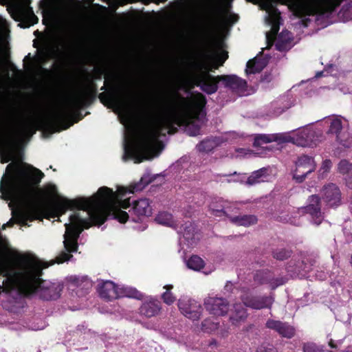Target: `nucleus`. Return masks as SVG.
I'll list each match as a JSON object with an SVG mask.
<instances>
[{
  "label": "nucleus",
  "mask_w": 352,
  "mask_h": 352,
  "mask_svg": "<svg viewBox=\"0 0 352 352\" xmlns=\"http://www.w3.org/2000/svg\"><path fill=\"white\" fill-rule=\"evenodd\" d=\"M256 352H278L277 349L272 344H262L257 349Z\"/></svg>",
  "instance_id": "nucleus-44"
},
{
  "label": "nucleus",
  "mask_w": 352,
  "mask_h": 352,
  "mask_svg": "<svg viewBox=\"0 0 352 352\" xmlns=\"http://www.w3.org/2000/svg\"><path fill=\"white\" fill-rule=\"evenodd\" d=\"M303 214L311 216L312 221L316 226H319L324 219V215L321 210V198L318 195H311L308 197L307 205L300 208Z\"/></svg>",
  "instance_id": "nucleus-8"
},
{
  "label": "nucleus",
  "mask_w": 352,
  "mask_h": 352,
  "mask_svg": "<svg viewBox=\"0 0 352 352\" xmlns=\"http://www.w3.org/2000/svg\"><path fill=\"white\" fill-rule=\"evenodd\" d=\"M220 203L223 204V205H229L230 204L228 201H224L223 199H219V200H217V201H213L210 204V206H209L210 211L213 212V211H214V209H219Z\"/></svg>",
  "instance_id": "nucleus-46"
},
{
  "label": "nucleus",
  "mask_w": 352,
  "mask_h": 352,
  "mask_svg": "<svg viewBox=\"0 0 352 352\" xmlns=\"http://www.w3.org/2000/svg\"><path fill=\"white\" fill-rule=\"evenodd\" d=\"M272 281L270 282V287L271 289L274 290L278 287L283 285L287 283V278L284 276H280L275 278L274 275H272Z\"/></svg>",
  "instance_id": "nucleus-41"
},
{
  "label": "nucleus",
  "mask_w": 352,
  "mask_h": 352,
  "mask_svg": "<svg viewBox=\"0 0 352 352\" xmlns=\"http://www.w3.org/2000/svg\"><path fill=\"white\" fill-rule=\"evenodd\" d=\"M302 264H305V267L302 268V270L305 272H309L311 270V265H307V264L305 263L304 261H302Z\"/></svg>",
  "instance_id": "nucleus-52"
},
{
  "label": "nucleus",
  "mask_w": 352,
  "mask_h": 352,
  "mask_svg": "<svg viewBox=\"0 0 352 352\" xmlns=\"http://www.w3.org/2000/svg\"><path fill=\"white\" fill-rule=\"evenodd\" d=\"M133 212L140 219L141 217H150L152 214V207L146 198L140 199L133 202Z\"/></svg>",
  "instance_id": "nucleus-19"
},
{
  "label": "nucleus",
  "mask_w": 352,
  "mask_h": 352,
  "mask_svg": "<svg viewBox=\"0 0 352 352\" xmlns=\"http://www.w3.org/2000/svg\"><path fill=\"white\" fill-rule=\"evenodd\" d=\"M292 142L298 146L314 147L316 145L315 132L309 129L298 131L292 138Z\"/></svg>",
  "instance_id": "nucleus-16"
},
{
  "label": "nucleus",
  "mask_w": 352,
  "mask_h": 352,
  "mask_svg": "<svg viewBox=\"0 0 352 352\" xmlns=\"http://www.w3.org/2000/svg\"><path fill=\"white\" fill-rule=\"evenodd\" d=\"M182 107L177 111L173 100L166 96L157 98L153 109L160 114L154 125L148 127L142 134L139 142H130L124 145L125 154L134 160L135 163H141L150 160L158 148H163V144L159 140L164 129L173 135L178 131L175 125L187 126L192 120H199L200 116H205L207 103L206 96L197 92L191 98L179 97Z\"/></svg>",
  "instance_id": "nucleus-2"
},
{
  "label": "nucleus",
  "mask_w": 352,
  "mask_h": 352,
  "mask_svg": "<svg viewBox=\"0 0 352 352\" xmlns=\"http://www.w3.org/2000/svg\"><path fill=\"white\" fill-rule=\"evenodd\" d=\"M13 224H14V223H13L12 220L10 219L7 223L3 225L2 229H5L6 226L11 227L13 226Z\"/></svg>",
  "instance_id": "nucleus-53"
},
{
  "label": "nucleus",
  "mask_w": 352,
  "mask_h": 352,
  "mask_svg": "<svg viewBox=\"0 0 352 352\" xmlns=\"http://www.w3.org/2000/svg\"><path fill=\"white\" fill-rule=\"evenodd\" d=\"M13 18L16 21L20 22L19 26L23 28H30L38 21V17L34 14L30 7L17 8L13 13Z\"/></svg>",
  "instance_id": "nucleus-15"
},
{
  "label": "nucleus",
  "mask_w": 352,
  "mask_h": 352,
  "mask_svg": "<svg viewBox=\"0 0 352 352\" xmlns=\"http://www.w3.org/2000/svg\"><path fill=\"white\" fill-rule=\"evenodd\" d=\"M173 288V286L172 285H166L165 286H164V289H166V291H169L170 292V290Z\"/></svg>",
  "instance_id": "nucleus-55"
},
{
  "label": "nucleus",
  "mask_w": 352,
  "mask_h": 352,
  "mask_svg": "<svg viewBox=\"0 0 352 352\" xmlns=\"http://www.w3.org/2000/svg\"><path fill=\"white\" fill-rule=\"evenodd\" d=\"M30 168L32 170L30 172L28 170L21 169L20 173L25 178L30 179L36 184L40 183L41 179L44 177L43 173L38 168L32 166H29Z\"/></svg>",
  "instance_id": "nucleus-26"
},
{
  "label": "nucleus",
  "mask_w": 352,
  "mask_h": 352,
  "mask_svg": "<svg viewBox=\"0 0 352 352\" xmlns=\"http://www.w3.org/2000/svg\"><path fill=\"white\" fill-rule=\"evenodd\" d=\"M36 124L31 121L23 122L19 129L15 132L14 137L5 140L0 136V148L5 144L14 143L16 140H21L25 137L32 136L36 131Z\"/></svg>",
  "instance_id": "nucleus-13"
},
{
  "label": "nucleus",
  "mask_w": 352,
  "mask_h": 352,
  "mask_svg": "<svg viewBox=\"0 0 352 352\" xmlns=\"http://www.w3.org/2000/svg\"><path fill=\"white\" fill-rule=\"evenodd\" d=\"M27 3H30L32 0H25Z\"/></svg>",
  "instance_id": "nucleus-60"
},
{
  "label": "nucleus",
  "mask_w": 352,
  "mask_h": 352,
  "mask_svg": "<svg viewBox=\"0 0 352 352\" xmlns=\"http://www.w3.org/2000/svg\"><path fill=\"white\" fill-rule=\"evenodd\" d=\"M290 39L283 40L281 36H278V38L275 44L276 49L279 52H285L290 48Z\"/></svg>",
  "instance_id": "nucleus-38"
},
{
  "label": "nucleus",
  "mask_w": 352,
  "mask_h": 352,
  "mask_svg": "<svg viewBox=\"0 0 352 352\" xmlns=\"http://www.w3.org/2000/svg\"><path fill=\"white\" fill-rule=\"evenodd\" d=\"M86 92L83 98L75 100L72 105L77 107L79 105H87L91 103L96 98L98 94L97 85L94 80H99L105 76L104 86L100 88L103 91L98 95L101 103L104 105L112 104L120 106L122 104V100L120 96V86L119 82L121 78L120 74L116 72H107L102 67H94L93 75L89 74L86 69Z\"/></svg>",
  "instance_id": "nucleus-3"
},
{
  "label": "nucleus",
  "mask_w": 352,
  "mask_h": 352,
  "mask_svg": "<svg viewBox=\"0 0 352 352\" xmlns=\"http://www.w3.org/2000/svg\"><path fill=\"white\" fill-rule=\"evenodd\" d=\"M257 217L252 214H244L230 217V221L239 226H249L257 223Z\"/></svg>",
  "instance_id": "nucleus-25"
},
{
  "label": "nucleus",
  "mask_w": 352,
  "mask_h": 352,
  "mask_svg": "<svg viewBox=\"0 0 352 352\" xmlns=\"http://www.w3.org/2000/svg\"><path fill=\"white\" fill-rule=\"evenodd\" d=\"M19 170V167L18 165L10 163L6 167V172L8 173L7 178L5 179L4 177L2 178L1 186H0V191L3 192L4 188H6L8 190H12L13 189V183H12V175L14 172Z\"/></svg>",
  "instance_id": "nucleus-22"
},
{
  "label": "nucleus",
  "mask_w": 352,
  "mask_h": 352,
  "mask_svg": "<svg viewBox=\"0 0 352 352\" xmlns=\"http://www.w3.org/2000/svg\"><path fill=\"white\" fill-rule=\"evenodd\" d=\"M352 170V164L346 160H342L338 164V170L340 173L345 175Z\"/></svg>",
  "instance_id": "nucleus-39"
},
{
  "label": "nucleus",
  "mask_w": 352,
  "mask_h": 352,
  "mask_svg": "<svg viewBox=\"0 0 352 352\" xmlns=\"http://www.w3.org/2000/svg\"><path fill=\"white\" fill-rule=\"evenodd\" d=\"M216 144L214 141L209 138H206L197 144V148L199 152L208 153L213 150Z\"/></svg>",
  "instance_id": "nucleus-33"
},
{
  "label": "nucleus",
  "mask_w": 352,
  "mask_h": 352,
  "mask_svg": "<svg viewBox=\"0 0 352 352\" xmlns=\"http://www.w3.org/2000/svg\"><path fill=\"white\" fill-rule=\"evenodd\" d=\"M280 140L278 134H258L254 139L253 146L254 147L261 146L263 144L277 142Z\"/></svg>",
  "instance_id": "nucleus-27"
},
{
  "label": "nucleus",
  "mask_w": 352,
  "mask_h": 352,
  "mask_svg": "<svg viewBox=\"0 0 352 352\" xmlns=\"http://www.w3.org/2000/svg\"><path fill=\"white\" fill-rule=\"evenodd\" d=\"M206 309L214 316H224L229 310V303L225 298L208 297L204 300Z\"/></svg>",
  "instance_id": "nucleus-12"
},
{
  "label": "nucleus",
  "mask_w": 352,
  "mask_h": 352,
  "mask_svg": "<svg viewBox=\"0 0 352 352\" xmlns=\"http://www.w3.org/2000/svg\"><path fill=\"white\" fill-rule=\"evenodd\" d=\"M265 65L263 61L256 58L249 60L246 64L245 73L247 76L250 74H254L260 73L263 68Z\"/></svg>",
  "instance_id": "nucleus-23"
},
{
  "label": "nucleus",
  "mask_w": 352,
  "mask_h": 352,
  "mask_svg": "<svg viewBox=\"0 0 352 352\" xmlns=\"http://www.w3.org/2000/svg\"><path fill=\"white\" fill-rule=\"evenodd\" d=\"M162 299L166 305H170L176 300V297L171 292L166 291L162 294Z\"/></svg>",
  "instance_id": "nucleus-43"
},
{
  "label": "nucleus",
  "mask_w": 352,
  "mask_h": 352,
  "mask_svg": "<svg viewBox=\"0 0 352 352\" xmlns=\"http://www.w3.org/2000/svg\"><path fill=\"white\" fill-rule=\"evenodd\" d=\"M293 252L289 248L283 245L277 246L272 250V255L274 258L278 261H285L291 257Z\"/></svg>",
  "instance_id": "nucleus-24"
},
{
  "label": "nucleus",
  "mask_w": 352,
  "mask_h": 352,
  "mask_svg": "<svg viewBox=\"0 0 352 352\" xmlns=\"http://www.w3.org/2000/svg\"><path fill=\"white\" fill-rule=\"evenodd\" d=\"M133 221L134 222H138V219H133Z\"/></svg>",
  "instance_id": "nucleus-62"
},
{
  "label": "nucleus",
  "mask_w": 352,
  "mask_h": 352,
  "mask_svg": "<svg viewBox=\"0 0 352 352\" xmlns=\"http://www.w3.org/2000/svg\"><path fill=\"white\" fill-rule=\"evenodd\" d=\"M162 309L161 302L155 298L145 300L140 307L141 315L146 318L157 316Z\"/></svg>",
  "instance_id": "nucleus-18"
},
{
  "label": "nucleus",
  "mask_w": 352,
  "mask_h": 352,
  "mask_svg": "<svg viewBox=\"0 0 352 352\" xmlns=\"http://www.w3.org/2000/svg\"><path fill=\"white\" fill-rule=\"evenodd\" d=\"M272 74L270 72H265L264 74H263L261 76V82H269L272 80Z\"/></svg>",
  "instance_id": "nucleus-47"
},
{
  "label": "nucleus",
  "mask_w": 352,
  "mask_h": 352,
  "mask_svg": "<svg viewBox=\"0 0 352 352\" xmlns=\"http://www.w3.org/2000/svg\"><path fill=\"white\" fill-rule=\"evenodd\" d=\"M241 300L244 306L258 310L270 309L274 301L272 296L255 295L249 289H243Z\"/></svg>",
  "instance_id": "nucleus-6"
},
{
  "label": "nucleus",
  "mask_w": 352,
  "mask_h": 352,
  "mask_svg": "<svg viewBox=\"0 0 352 352\" xmlns=\"http://www.w3.org/2000/svg\"><path fill=\"white\" fill-rule=\"evenodd\" d=\"M125 192L124 189L114 192L110 188L102 186L89 198H62L55 201L54 208L58 215L65 213L67 210L75 209L86 211L87 214V218H82L78 212L70 215V223L65 224L66 231L63 243L65 251H62L56 257V263H63L73 257L71 253L77 252L78 238L84 229H89L92 226H100L110 217L121 223L128 221V213L120 209H126L131 206L129 199H121Z\"/></svg>",
  "instance_id": "nucleus-1"
},
{
  "label": "nucleus",
  "mask_w": 352,
  "mask_h": 352,
  "mask_svg": "<svg viewBox=\"0 0 352 352\" xmlns=\"http://www.w3.org/2000/svg\"><path fill=\"white\" fill-rule=\"evenodd\" d=\"M167 0H160V1L162 2V3H164L166 2Z\"/></svg>",
  "instance_id": "nucleus-61"
},
{
  "label": "nucleus",
  "mask_w": 352,
  "mask_h": 352,
  "mask_svg": "<svg viewBox=\"0 0 352 352\" xmlns=\"http://www.w3.org/2000/svg\"><path fill=\"white\" fill-rule=\"evenodd\" d=\"M248 317V312L243 304L236 303L234 305V310L231 314L230 320L232 324L238 325L240 322H244Z\"/></svg>",
  "instance_id": "nucleus-21"
},
{
  "label": "nucleus",
  "mask_w": 352,
  "mask_h": 352,
  "mask_svg": "<svg viewBox=\"0 0 352 352\" xmlns=\"http://www.w3.org/2000/svg\"><path fill=\"white\" fill-rule=\"evenodd\" d=\"M204 265V260L197 255H192L187 261L188 267L195 271H199L203 269Z\"/></svg>",
  "instance_id": "nucleus-32"
},
{
  "label": "nucleus",
  "mask_w": 352,
  "mask_h": 352,
  "mask_svg": "<svg viewBox=\"0 0 352 352\" xmlns=\"http://www.w3.org/2000/svg\"><path fill=\"white\" fill-rule=\"evenodd\" d=\"M145 187V184L142 183V179L140 182L135 183L130 186L129 192L134 193L138 191L142 190Z\"/></svg>",
  "instance_id": "nucleus-45"
},
{
  "label": "nucleus",
  "mask_w": 352,
  "mask_h": 352,
  "mask_svg": "<svg viewBox=\"0 0 352 352\" xmlns=\"http://www.w3.org/2000/svg\"><path fill=\"white\" fill-rule=\"evenodd\" d=\"M193 84L200 87L201 90L208 95L214 94L218 90V83L222 82L226 87L234 91H243L247 88L245 80L236 75H219L214 76L208 71H202L192 77Z\"/></svg>",
  "instance_id": "nucleus-4"
},
{
  "label": "nucleus",
  "mask_w": 352,
  "mask_h": 352,
  "mask_svg": "<svg viewBox=\"0 0 352 352\" xmlns=\"http://www.w3.org/2000/svg\"><path fill=\"white\" fill-rule=\"evenodd\" d=\"M331 166V162L329 160H325L322 162V169L324 170V172H327L329 170Z\"/></svg>",
  "instance_id": "nucleus-48"
},
{
  "label": "nucleus",
  "mask_w": 352,
  "mask_h": 352,
  "mask_svg": "<svg viewBox=\"0 0 352 352\" xmlns=\"http://www.w3.org/2000/svg\"><path fill=\"white\" fill-rule=\"evenodd\" d=\"M279 30V26L274 25L272 28L271 33H267L266 38L269 46H272L275 40V38Z\"/></svg>",
  "instance_id": "nucleus-42"
},
{
  "label": "nucleus",
  "mask_w": 352,
  "mask_h": 352,
  "mask_svg": "<svg viewBox=\"0 0 352 352\" xmlns=\"http://www.w3.org/2000/svg\"><path fill=\"white\" fill-rule=\"evenodd\" d=\"M78 116H80V118L78 119V120H76L74 122H78V121L80 119H82V117L80 116V114H78Z\"/></svg>",
  "instance_id": "nucleus-59"
},
{
  "label": "nucleus",
  "mask_w": 352,
  "mask_h": 352,
  "mask_svg": "<svg viewBox=\"0 0 352 352\" xmlns=\"http://www.w3.org/2000/svg\"><path fill=\"white\" fill-rule=\"evenodd\" d=\"M41 216L40 206L37 204L31 205L20 215V221L23 225H27V221H32L39 219Z\"/></svg>",
  "instance_id": "nucleus-20"
},
{
  "label": "nucleus",
  "mask_w": 352,
  "mask_h": 352,
  "mask_svg": "<svg viewBox=\"0 0 352 352\" xmlns=\"http://www.w3.org/2000/svg\"><path fill=\"white\" fill-rule=\"evenodd\" d=\"M267 169L265 168H260L254 171L248 178L246 184L248 185H254L263 182V177L266 175Z\"/></svg>",
  "instance_id": "nucleus-30"
},
{
  "label": "nucleus",
  "mask_w": 352,
  "mask_h": 352,
  "mask_svg": "<svg viewBox=\"0 0 352 352\" xmlns=\"http://www.w3.org/2000/svg\"><path fill=\"white\" fill-rule=\"evenodd\" d=\"M155 220L160 224L170 226L173 223V215L168 212H160L156 216Z\"/></svg>",
  "instance_id": "nucleus-34"
},
{
  "label": "nucleus",
  "mask_w": 352,
  "mask_h": 352,
  "mask_svg": "<svg viewBox=\"0 0 352 352\" xmlns=\"http://www.w3.org/2000/svg\"><path fill=\"white\" fill-rule=\"evenodd\" d=\"M219 323L211 318H206L201 322V330L206 333H211L218 329Z\"/></svg>",
  "instance_id": "nucleus-36"
},
{
  "label": "nucleus",
  "mask_w": 352,
  "mask_h": 352,
  "mask_svg": "<svg viewBox=\"0 0 352 352\" xmlns=\"http://www.w3.org/2000/svg\"><path fill=\"white\" fill-rule=\"evenodd\" d=\"M44 50L47 54L52 57H56L62 52L57 43H46Z\"/></svg>",
  "instance_id": "nucleus-37"
},
{
  "label": "nucleus",
  "mask_w": 352,
  "mask_h": 352,
  "mask_svg": "<svg viewBox=\"0 0 352 352\" xmlns=\"http://www.w3.org/2000/svg\"><path fill=\"white\" fill-rule=\"evenodd\" d=\"M228 58V54L226 51L216 54L214 56L215 61L214 68L218 69L219 67L222 66Z\"/></svg>",
  "instance_id": "nucleus-40"
},
{
  "label": "nucleus",
  "mask_w": 352,
  "mask_h": 352,
  "mask_svg": "<svg viewBox=\"0 0 352 352\" xmlns=\"http://www.w3.org/2000/svg\"><path fill=\"white\" fill-rule=\"evenodd\" d=\"M310 21V19H305L303 22L305 23V26H307V23H309Z\"/></svg>",
  "instance_id": "nucleus-56"
},
{
  "label": "nucleus",
  "mask_w": 352,
  "mask_h": 352,
  "mask_svg": "<svg viewBox=\"0 0 352 352\" xmlns=\"http://www.w3.org/2000/svg\"><path fill=\"white\" fill-rule=\"evenodd\" d=\"M267 329L276 332L280 336L287 339L292 338L296 334V329L287 322L268 319L265 323Z\"/></svg>",
  "instance_id": "nucleus-14"
},
{
  "label": "nucleus",
  "mask_w": 352,
  "mask_h": 352,
  "mask_svg": "<svg viewBox=\"0 0 352 352\" xmlns=\"http://www.w3.org/2000/svg\"><path fill=\"white\" fill-rule=\"evenodd\" d=\"M128 297L140 300L143 298V294L135 288L130 287H123L119 288V298Z\"/></svg>",
  "instance_id": "nucleus-29"
},
{
  "label": "nucleus",
  "mask_w": 352,
  "mask_h": 352,
  "mask_svg": "<svg viewBox=\"0 0 352 352\" xmlns=\"http://www.w3.org/2000/svg\"><path fill=\"white\" fill-rule=\"evenodd\" d=\"M47 193L49 195H53L56 192V188L54 185H50L46 188Z\"/></svg>",
  "instance_id": "nucleus-49"
},
{
  "label": "nucleus",
  "mask_w": 352,
  "mask_h": 352,
  "mask_svg": "<svg viewBox=\"0 0 352 352\" xmlns=\"http://www.w3.org/2000/svg\"><path fill=\"white\" fill-rule=\"evenodd\" d=\"M74 117L68 110L55 111L40 119L38 124L40 128L48 130L58 129L55 131H60L67 129L74 124V122L71 121Z\"/></svg>",
  "instance_id": "nucleus-5"
},
{
  "label": "nucleus",
  "mask_w": 352,
  "mask_h": 352,
  "mask_svg": "<svg viewBox=\"0 0 352 352\" xmlns=\"http://www.w3.org/2000/svg\"><path fill=\"white\" fill-rule=\"evenodd\" d=\"M98 292L100 296L108 301L119 298V288L111 280H106L98 285Z\"/></svg>",
  "instance_id": "nucleus-17"
},
{
  "label": "nucleus",
  "mask_w": 352,
  "mask_h": 352,
  "mask_svg": "<svg viewBox=\"0 0 352 352\" xmlns=\"http://www.w3.org/2000/svg\"><path fill=\"white\" fill-rule=\"evenodd\" d=\"M180 311L188 318L195 321L200 318L202 307L198 302L190 298H182L178 301Z\"/></svg>",
  "instance_id": "nucleus-11"
},
{
  "label": "nucleus",
  "mask_w": 352,
  "mask_h": 352,
  "mask_svg": "<svg viewBox=\"0 0 352 352\" xmlns=\"http://www.w3.org/2000/svg\"><path fill=\"white\" fill-rule=\"evenodd\" d=\"M236 172H234L233 173L226 174V175H223V177H228V176H230V175H236Z\"/></svg>",
  "instance_id": "nucleus-57"
},
{
  "label": "nucleus",
  "mask_w": 352,
  "mask_h": 352,
  "mask_svg": "<svg viewBox=\"0 0 352 352\" xmlns=\"http://www.w3.org/2000/svg\"><path fill=\"white\" fill-rule=\"evenodd\" d=\"M329 345L332 349H336L337 345L335 344L334 341L333 340H331L329 342Z\"/></svg>",
  "instance_id": "nucleus-54"
},
{
  "label": "nucleus",
  "mask_w": 352,
  "mask_h": 352,
  "mask_svg": "<svg viewBox=\"0 0 352 352\" xmlns=\"http://www.w3.org/2000/svg\"><path fill=\"white\" fill-rule=\"evenodd\" d=\"M322 199L329 208H336L341 204L342 193L339 187L333 183L324 185L321 190Z\"/></svg>",
  "instance_id": "nucleus-10"
},
{
  "label": "nucleus",
  "mask_w": 352,
  "mask_h": 352,
  "mask_svg": "<svg viewBox=\"0 0 352 352\" xmlns=\"http://www.w3.org/2000/svg\"><path fill=\"white\" fill-rule=\"evenodd\" d=\"M234 210H236V212L238 208L236 207H232L230 204L223 205V204L220 203L219 209H214V211L211 212V213L215 217H221L225 216L230 219L232 217L230 215V212H233Z\"/></svg>",
  "instance_id": "nucleus-31"
},
{
  "label": "nucleus",
  "mask_w": 352,
  "mask_h": 352,
  "mask_svg": "<svg viewBox=\"0 0 352 352\" xmlns=\"http://www.w3.org/2000/svg\"><path fill=\"white\" fill-rule=\"evenodd\" d=\"M200 127L198 126L192 125V131H190V135L191 136H196L199 133Z\"/></svg>",
  "instance_id": "nucleus-50"
},
{
  "label": "nucleus",
  "mask_w": 352,
  "mask_h": 352,
  "mask_svg": "<svg viewBox=\"0 0 352 352\" xmlns=\"http://www.w3.org/2000/svg\"><path fill=\"white\" fill-rule=\"evenodd\" d=\"M303 352H331L323 346L318 345L314 342H307L303 344Z\"/></svg>",
  "instance_id": "nucleus-35"
},
{
  "label": "nucleus",
  "mask_w": 352,
  "mask_h": 352,
  "mask_svg": "<svg viewBox=\"0 0 352 352\" xmlns=\"http://www.w3.org/2000/svg\"><path fill=\"white\" fill-rule=\"evenodd\" d=\"M274 13H275L276 14H278V15H279V14H280V12H278V10L276 8H274Z\"/></svg>",
  "instance_id": "nucleus-58"
},
{
  "label": "nucleus",
  "mask_w": 352,
  "mask_h": 352,
  "mask_svg": "<svg viewBox=\"0 0 352 352\" xmlns=\"http://www.w3.org/2000/svg\"><path fill=\"white\" fill-rule=\"evenodd\" d=\"M273 272L269 270H259L254 276V280L259 285L268 284L272 281Z\"/></svg>",
  "instance_id": "nucleus-28"
},
{
  "label": "nucleus",
  "mask_w": 352,
  "mask_h": 352,
  "mask_svg": "<svg viewBox=\"0 0 352 352\" xmlns=\"http://www.w3.org/2000/svg\"><path fill=\"white\" fill-rule=\"evenodd\" d=\"M296 170L293 178L298 183H302L307 176L314 171L316 165L314 159L308 155H301L296 162Z\"/></svg>",
  "instance_id": "nucleus-9"
},
{
  "label": "nucleus",
  "mask_w": 352,
  "mask_h": 352,
  "mask_svg": "<svg viewBox=\"0 0 352 352\" xmlns=\"http://www.w3.org/2000/svg\"><path fill=\"white\" fill-rule=\"evenodd\" d=\"M328 124L329 129L327 133L336 136V141L344 147L349 148L352 145V140L347 131H344L342 126V121L338 118H328L325 120Z\"/></svg>",
  "instance_id": "nucleus-7"
},
{
  "label": "nucleus",
  "mask_w": 352,
  "mask_h": 352,
  "mask_svg": "<svg viewBox=\"0 0 352 352\" xmlns=\"http://www.w3.org/2000/svg\"><path fill=\"white\" fill-rule=\"evenodd\" d=\"M233 287V285L231 282L228 281L225 285V289L228 292H232Z\"/></svg>",
  "instance_id": "nucleus-51"
}]
</instances>
